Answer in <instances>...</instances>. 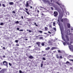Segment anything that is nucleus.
I'll return each instance as SVG.
<instances>
[{
    "mask_svg": "<svg viewBox=\"0 0 73 73\" xmlns=\"http://www.w3.org/2000/svg\"><path fill=\"white\" fill-rule=\"evenodd\" d=\"M61 34L62 38L63 40H64V41H65V42H66V44H67L68 45H70V43H69V36L68 35V32H67V34H66L65 35L66 38V40H65V39L64 37V36H62V35H63V34L62 33Z\"/></svg>",
    "mask_w": 73,
    "mask_h": 73,
    "instance_id": "f257e3e1",
    "label": "nucleus"
},
{
    "mask_svg": "<svg viewBox=\"0 0 73 73\" xmlns=\"http://www.w3.org/2000/svg\"><path fill=\"white\" fill-rule=\"evenodd\" d=\"M53 15L54 17H57L58 15V12L57 11H54L53 13Z\"/></svg>",
    "mask_w": 73,
    "mask_h": 73,
    "instance_id": "f03ea898",
    "label": "nucleus"
},
{
    "mask_svg": "<svg viewBox=\"0 0 73 73\" xmlns=\"http://www.w3.org/2000/svg\"><path fill=\"white\" fill-rule=\"evenodd\" d=\"M3 64L5 66H8V63L6 61H4L3 62Z\"/></svg>",
    "mask_w": 73,
    "mask_h": 73,
    "instance_id": "7ed1b4c3",
    "label": "nucleus"
},
{
    "mask_svg": "<svg viewBox=\"0 0 73 73\" xmlns=\"http://www.w3.org/2000/svg\"><path fill=\"white\" fill-rule=\"evenodd\" d=\"M36 45H37L39 47H40V44L41 43L39 42H37L36 43Z\"/></svg>",
    "mask_w": 73,
    "mask_h": 73,
    "instance_id": "20e7f679",
    "label": "nucleus"
},
{
    "mask_svg": "<svg viewBox=\"0 0 73 73\" xmlns=\"http://www.w3.org/2000/svg\"><path fill=\"white\" fill-rule=\"evenodd\" d=\"M29 5V4L28 3V1H27L26 2V4L25 7H28V6Z\"/></svg>",
    "mask_w": 73,
    "mask_h": 73,
    "instance_id": "39448f33",
    "label": "nucleus"
},
{
    "mask_svg": "<svg viewBox=\"0 0 73 73\" xmlns=\"http://www.w3.org/2000/svg\"><path fill=\"white\" fill-rule=\"evenodd\" d=\"M5 70L2 69L0 71V73H4Z\"/></svg>",
    "mask_w": 73,
    "mask_h": 73,
    "instance_id": "423d86ee",
    "label": "nucleus"
},
{
    "mask_svg": "<svg viewBox=\"0 0 73 73\" xmlns=\"http://www.w3.org/2000/svg\"><path fill=\"white\" fill-rule=\"evenodd\" d=\"M67 26L68 28H70V25L69 23H67Z\"/></svg>",
    "mask_w": 73,
    "mask_h": 73,
    "instance_id": "0eeeda50",
    "label": "nucleus"
},
{
    "mask_svg": "<svg viewBox=\"0 0 73 73\" xmlns=\"http://www.w3.org/2000/svg\"><path fill=\"white\" fill-rule=\"evenodd\" d=\"M9 4L11 5H12L14 4V3L13 2H9Z\"/></svg>",
    "mask_w": 73,
    "mask_h": 73,
    "instance_id": "6e6552de",
    "label": "nucleus"
},
{
    "mask_svg": "<svg viewBox=\"0 0 73 73\" xmlns=\"http://www.w3.org/2000/svg\"><path fill=\"white\" fill-rule=\"evenodd\" d=\"M48 43L49 44H52V41L50 40H49Z\"/></svg>",
    "mask_w": 73,
    "mask_h": 73,
    "instance_id": "1a4fd4ad",
    "label": "nucleus"
},
{
    "mask_svg": "<svg viewBox=\"0 0 73 73\" xmlns=\"http://www.w3.org/2000/svg\"><path fill=\"white\" fill-rule=\"evenodd\" d=\"M49 49H50V47H48L47 48H46V50H48Z\"/></svg>",
    "mask_w": 73,
    "mask_h": 73,
    "instance_id": "9d476101",
    "label": "nucleus"
},
{
    "mask_svg": "<svg viewBox=\"0 0 73 73\" xmlns=\"http://www.w3.org/2000/svg\"><path fill=\"white\" fill-rule=\"evenodd\" d=\"M29 58L32 59V58H33L34 57H33V56H31L29 57Z\"/></svg>",
    "mask_w": 73,
    "mask_h": 73,
    "instance_id": "9b49d317",
    "label": "nucleus"
},
{
    "mask_svg": "<svg viewBox=\"0 0 73 73\" xmlns=\"http://www.w3.org/2000/svg\"><path fill=\"white\" fill-rule=\"evenodd\" d=\"M24 11L25 12H26V13H27V14H28V15H30V14H29V12H28L27 11H25V10Z\"/></svg>",
    "mask_w": 73,
    "mask_h": 73,
    "instance_id": "f8f14e48",
    "label": "nucleus"
},
{
    "mask_svg": "<svg viewBox=\"0 0 73 73\" xmlns=\"http://www.w3.org/2000/svg\"><path fill=\"white\" fill-rule=\"evenodd\" d=\"M56 49V47H53L51 48V50H53L54 49Z\"/></svg>",
    "mask_w": 73,
    "mask_h": 73,
    "instance_id": "ddd939ff",
    "label": "nucleus"
},
{
    "mask_svg": "<svg viewBox=\"0 0 73 73\" xmlns=\"http://www.w3.org/2000/svg\"><path fill=\"white\" fill-rule=\"evenodd\" d=\"M56 57L57 58H59V56H58V54H56Z\"/></svg>",
    "mask_w": 73,
    "mask_h": 73,
    "instance_id": "4468645a",
    "label": "nucleus"
},
{
    "mask_svg": "<svg viewBox=\"0 0 73 73\" xmlns=\"http://www.w3.org/2000/svg\"><path fill=\"white\" fill-rule=\"evenodd\" d=\"M45 29L46 31H47V29H48V27H45Z\"/></svg>",
    "mask_w": 73,
    "mask_h": 73,
    "instance_id": "2eb2a0df",
    "label": "nucleus"
},
{
    "mask_svg": "<svg viewBox=\"0 0 73 73\" xmlns=\"http://www.w3.org/2000/svg\"><path fill=\"white\" fill-rule=\"evenodd\" d=\"M19 22L18 21H17L15 22V24H19Z\"/></svg>",
    "mask_w": 73,
    "mask_h": 73,
    "instance_id": "dca6fc26",
    "label": "nucleus"
},
{
    "mask_svg": "<svg viewBox=\"0 0 73 73\" xmlns=\"http://www.w3.org/2000/svg\"><path fill=\"white\" fill-rule=\"evenodd\" d=\"M44 42H42V44H41V45L42 46H44Z\"/></svg>",
    "mask_w": 73,
    "mask_h": 73,
    "instance_id": "f3484780",
    "label": "nucleus"
},
{
    "mask_svg": "<svg viewBox=\"0 0 73 73\" xmlns=\"http://www.w3.org/2000/svg\"><path fill=\"white\" fill-rule=\"evenodd\" d=\"M2 5L3 7H5V5L4 4H2Z\"/></svg>",
    "mask_w": 73,
    "mask_h": 73,
    "instance_id": "a211bd4d",
    "label": "nucleus"
},
{
    "mask_svg": "<svg viewBox=\"0 0 73 73\" xmlns=\"http://www.w3.org/2000/svg\"><path fill=\"white\" fill-rule=\"evenodd\" d=\"M64 21H67L68 19H67L66 18H65L64 19Z\"/></svg>",
    "mask_w": 73,
    "mask_h": 73,
    "instance_id": "6ab92c4d",
    "label": "nucleus"
},
{
    "mask_svg": "<svg viewBox=\"0 0 73 73\" xmlns=\"http://www.w3.org/2000/svg\"><path fill=\"white\" fill-rule=\"evenodd\" d=\"M40 39L41 40V39H43V37L42 36H40Z\"/></svg>",
    "mask_w": 73,
    "mask_h": 73,
    "instance_id": "aec40b11",
    "label": "nucleus"
},
{
    "mask_svg": "<svg viewBox=\"0 0 73 73\" xmlns=\"http://www.w3.org/2000/svg\"><path fill=\"white\" fill-rule=\"evenodd\" d=\"M42 60H46V59H45V58H44V57H43L42 58Z\"/></svg>",
    "mask_w": 73,
    "mask_h": 73,
    "instance_id": "412c9836",
    "label": "nucleus"
},
{
    "mask_svg": "<svg viewBox=\"0 0 73 73\" xmlns=\"http://www.w3.org/2000/svg\"><path fill=\"white\" fill-rule=\"evenodd\" d=\"M42 66H43V63H41V67L42 68Z\"/></svg>",
    "mask_w": 73,
    "mask_h": 73,
    "instance_id": "4be33fe9",
    "label": "nucleus"
},
{
    "mask_svg": "<svg viewBox=\"0 0 73 73\" xmlns=\"http://www.w3.org/2000/svg\"><path fill=\"white\" fill-rule=\"evenodd\" d=\"M53 29L55 31H56V29L55 28H54Z\"/></svg>",
    "mask_w": 73,
    "mask_h": 73,
    "instance_id": "5701e85b",
    "label": "nucleus"
},
{
    "mask_svg": "<svg viewBox=\"0 0 73 73\" xmlns=\"http://www.w3.org/2000/svg\"><path fill=\"white\" fill-rule=\"evenodd\" d=\"M63 44L64 45H66V42H63Z\"/></svg>",
    "mask_w": 73,
    "mask_h": 73,
    "instance_id": "b1692460",
    "label": "nucleus"
},
{
    "mask_svg": "<svg viewBox=\"0 0 73 73\" xmlns=\"http://www.w3.org/2000/svg\"><path fill=\"white\" fill-rule=\"evenodd\" d=\"M12 13H16V12H15V11H12Z\"/></svg>",
    "mask_w": 73,
    "mask_h": 73,
    "instance_id": "393cba45",
    "label": "nucleus"
},
{
    "mask_svg": "<svg viewBox=\"0 0 73 73\" xmlns=\"http://www.w3.org/2000/svg\"><path fill=\"white\" fill-rule=\"evenodd\" d=\"M69 62L68 61H67L66 62V64H69Z\"/></svg>",
    "mask_w": 73,
    "mask_h": 73,
    "instance_id": "a878e982",
    "label": "nucleus"
},
{
    "mask_svg": "<svg viewBox=\"0 0 73 73\" xmlns=\"http://www.w3.org/2000/svg\"><path fill=\"white\" fill-rule=\"evenodd\" d=\"M3 23H0L1 25H3Z\"/></svg>",
    "mask_w": 73,
    "mask_h": 73,
    "instance_id": "bb28decb",
    "label": "nucleus"
},
{
    "mask_svg": "<svg viewBox=\"0 0 73 73\" xmlns=\"http://www.w3.org/2000/svg\"><path fill=\"white\" fill-rule=\"evenodd\" d=\"M60 58H61V59H62V56H60Z\"/></svg>",
    "mask_w": 73,
    "mask_h": 73,
    "instance_id": "cd10ccee",
    "label": "nucleus"
},
{
    "mask_svg": "<svg viewBox=\"0 0 73 73\" xmlns=\"http://www.w3.org/2000/svg\"><path fill=\"white\" fill-rule=\"evenodd\" d=\"M39 32H40V33H42V31H39Z\"/></svg>",
    "mask_w": 73,
    "mask_h": 73,
    "instance_id": "c85d7f7f",
    "label": "nucleus"
},
{
    "mask_svg": "<svg viewBox=\"0 0 73 73\" xmlns=\"http://www.w3.org/2000/svg\"><path fill=\"white\" fill-rule=\"evenodd\" d=\"M29 31L30 33L32 32V31H31V30H29Z\"/></svg>",
    "mask_w": 73,
    "mask_h": 73,
    "instance_id": "c756f323",
    "label": "nucleus"
},
{
    "mask_svg": "<svg viewBox=\"0 0 73 73\" xmlns=\"http://www.w3.org/2000/svg\"><path fill=\"white\" fill-rule=\"evenodd\" d=\"M72 57V56L71 55H69V56H68V57H69V58H71Z\"/></svg>",
    "mask_w": 73,
    "mask_h": 73,
    "instance_id": "7c9ffc66",
    "label": "nucleus"
},
{
    "mask_svg": "<svg viewBox=\"0 0 73 73\" xmlns=\"http://www.w3.org/2000/svg\"><path fill=\"white\" fill-rule=\"evenodd\" d=\"M51 9H52V10H53L54 9H53V7H51Z\"/></svg>",
    "mask_w": 73,
    "mask_h": 73,
    "instance_id": "2f4dec72",
    "label": "nucleus"
},
{
    "mask_svg": "<svg viewBox=\"0 0 73 73\" xmlns=\"http://www.w3.org/2000/svg\"><path fill=\"white\" fill-rule=\"evenodd\" d=\"M56 4H57L59 5H60V4L58 3V2H56Z\"/></svg>",
    "mask_w": 73,
    "mask_h": 73,
    "instance_id": "473e14b6",
    "label": "nucleus"
},
{
    "mask_svg": "<svg viewBox=\"0 0 73 73\" xmlns=\"http://www.w3.org/2000/svg\"><path fill=\"white\" fill-rule=\"evenodd\" d=\"M15 42H18V40H15Z\"/></svg>",
    "mask_w": 73,
    "mask_h": 73,
    "instance_id": "72a5a7b5",
    "label": "nucleus"
},
{
    "mask_svg": "<svg viewBox=\"0 0 73 73\" xmlns=\"http://www.w3.org/2000/svg\"><path fill=\"white\" fill-rule=\"evenodd\" d=\"M53 26H55V23L53 22Z\"/></svg>",
    "mask_w": 73,
    "mask_h": 73,
    "instance_id": "f704fd0d",
    "label": "nucleus"
},
{
    "mask_svg": "<svg viewBox=\"0 0 73 73\" xmlns=\"http://www.w3.org/2000/svg\"><path fill=\"white\" fill-rule=\"evenodd\" d=\"M9 64L10 66H11V65H12V64H11L10 63H9Z\"/></svg>",
    "mask_w": 73,
    "mask_h": 73,
    "instance_id": "c9c22d12",
    "label": "nucleus"
},
{
    "mask_svg": "<svg viewBox=\"0 0 73 73\" xmlns=\"http://www.w3.org/2000/svg\"><path fill=\"white\" fill-rule=\"evenodd\" d=\"M19 31H21V32H23V29L20 30H19Z\"/></svg>",
    "mask_w": 73,
    "mask_h": 73,
    "instance_id": "e433bc0d",
    "label": "nucleus"
},
{
    "mask_svg": "<svg viewBox=\"0 0 73 73\" xmlns=\"http://www.w3.org/2000/svg\"><path fill=\"white\" fill-rule=\"evenodd\" d=\"M19 73H22V71L21 70H19Z\"/></svg>",
    "mask_w": 73,
    "mask_h": 73,
    "instance_id": "4c0bfd02",
    "label": "nucleus"
},
{
    "mask_svg": "<svg viewBox=\"0 0 73 73\" xmlns=\"http://www.w3.org/2000/svg\"><path fill=\"white\" fill-rule=\"evenodd\" d=\"M21 17L22 19H24V18L23 17V16H22Z\"/></svg>",
    "mask_w": 73,
    "mask_h": 73,
    "instance_id": "58836bf2",
    "label": "nucleus"
},
{
    "mask_svg": "<svg viewBox=\"0 0 73 73\" xmlns=\"http://www.w3.org/2000/svg\"><path fill=\"white\" fill-rule=\"evenodd\" d=\"M70 61H73V59H70Z\"/></svg>",
    "mask_w": 73,
    "mask_h": 73,
    "instance_id": "ea45409f",
    "label": "nucleus"
},
{
    "mask_svg": "<svg viewBox=\"0 0 73 73\" xmlns=\"http://www.w3.org/2000/svg\"><path fill=\"white\" fill-rule=\"evenodd\" d=\"M71 31H73V28H71Z\"/></svg>",
    "mask_w": 73,
    "mask_h": 73,
    "instance_id": "a19ab883",
    "label": "nucleus"
},
{
    "mask_svg": "<svg viewBox=\"0 0 73 73\" xmlns=\"http://www.w3.org/2000/svg\"><path fill=\"white\" fill-rule=\"evenodd\" d=\"M25 10H26V11H28V9H27L25 8Z\"/></svg>",
    "mask_w": 73,
    "mask_h": 73,
    "instance_id": "79ce46f5",
    "label": "nucleus"
},
{
    "mask_svg": "<svg viewBox=\"0 0 73 73\" xmlns=\"http://www.w3.org/2000/svg\"><path fill=\"white\" fill-rule=\"evenodd\" d=\"M49 27H50V28H52V25H50L49 26Z\"/></svg>",
    "mask_w": 73,
    "mask_h": 73,
    "instance_id": "37998d69",
    "label": "nucleus"
},
{
    "mask_svg": "<svg viewBox=\"0 0 73 73\" xmlns=\"http://www.w3.org/2000/svg\"><path fill=\"white\" fill-rule=\"evenodd\" d=\"M48 33H50V34H51V33L50 32V31H48Z\"/></svg>",
    "mask_w": 73,
    "mask_h": 73,
    "instance_id": "c03bdc74",
    "label": "nucleus"
},
{
    "mask_svg": "<svg viewBox=\"0 0 73 73\" xmlns=\"http://www.w3.org/2000/svg\"><path fill=\"white\" fill-rule=\"evenodd\" d=\"M61 21H62V22H63V19H62Z\"/></svg>",
    "mask_w": 73,
    "mask_h": 73,
    "instance_id": "a18cd8bd",
    "label": "nucleus"
},
{
    "mask_svg": "<svg viewBox=\"0 0 73 73\" xmlns=\"http://www.w3.org/2000/svg\"><path fill=\"white\" fill-rule=\"evenodd\" d=\"M42 16H44V14H43V13H42Z\"/></svg>",
    "mask_w": 73,
    "mask_h": 73,
    "instance_id": "49530a36",
    "label": "nucleus"
},
{
    "mask_svg": "<svg viewBox=\"0 0 73 73\" xmlns=\"http://www.w3.org/2000/svg\"><path fill=\"white\" fill-rule=\"evenodd\" d=\"M3 49H5V47H3Z\"/></svg>",
    "mask_w": 73,
    "mask_h": 73,
    "instance_id": "de8ad7c7",
    "label": "nucleus"
},
{
    "mask_svg": "<svg viewBox=\"0 0 73 73\" xmlns=\"http://www.w3.org/2000/svg\"><path fill=\"white\" fill-rule=\"evenodd\" d=\"M61 51H60V50H58V52H59V53H60V52Z\"/></svg>",
    "mask_w": 73,
    "mask_h": 73,
    "instance_id": "09e8293b",
    "label": "nucleus"
},
{
    "mask_svg": "<svg viewBox=\"0 0 73 73\" xmlns=\"http://www.w3.org/2000/svg\"><path fill=\"white\" fill-rule=\"evenodd\" d=\"M44 34H45V35H46V34H47V33H44Z\"/></svg>",
    "mask_w": 73,
    "mask_h": 73,
    "instance_id": "8fccbe9b",
    "label": "nucleus"
},
{
    "mask_svg": "<svg viewBox=\"0 0 73 73\" xmlns=\"http://www.w3.org/2000/svg\"><path fill=\"white\" fill-rule=\"evenodd\" d=\"M17 30H19V28H17Z\"/></svg>",
    "mask_w": 73,
    "mask_h": 73,
    "instance_id": "3c124183",
    "label": "nucleus"
},
{
    "mask_svg": "<svg viewBox=\"0 0 73 73\" xmlns=\"http://www.w3.org/2000/svg\"><path fill=\"white\" fill-rule=\"evenodd\" d=\"M16 45L17 46H19V44H16Z\"/></svg>",
    "mask_w": 73,
    "mask_h": 73,
    "instance_id": "603ef678",
    "label": "nucleus"
},
{
    "mask_svg": "<svg viewBox=\"0 0 73 73\" xmlns=\"http://www.w3.org/2000/svg\"><path fill=\"white\" fill-rule=\"evenodd\" d=\"M43 56H46V55H45V54H43Z\"/></svg>",
    "mask_w": 73,
    "mask_h": 73,
    "instance_id": "864d4df0",
    "label": "nucleus"
},
{
    "mask_svg": "<svg viewBox=\"0 0 73 73\" xmlns=\"http://www.w3.org/2000/svg\"><path fill=\"white\" fill-rule=\"evenodd\" d=\"M0 7H1V4H0Z\"/></svg>",
    "mask_w": 73,
    "mask_h": 73,
    "instance_id": "5fc2aeb1",
    "label": "nucleus"
},
{
    "mask_svg": "<svg viewBox=\"0 0 73 73\" xmlns=\"http://www.w3.org/2000/svg\"><path fill=\"white\" fill-rule=\"evenodd\" d=\"M37 12L38 13H39V11H38V10H37Z\"/></svg>",
    "mask_w": 73,
    "mask_h": 73,
    "instance_id": "6e6d98bb",
    "label": "nucleus"
},
{
    "mask_svg": "<svg viewBox=\"0 0 73 73\" xmlns=\"http://www.w3.org/2000/svg\"><path fill=\"white\" fill-rule=\"evenodd\" d=\"M9 22H11V20H9Z\"/></svg>",
    "mask_w": 73,
    "mask_h": 73,
    "instance_id": "4d7b16f0",
    "label": "nucleus"
},
{
    "mask_svg": "<svg viewBox=\"0 0 73 73\" xmlns=\"http://www.w3.org/2000/svg\"><path fill=\"white\" fill-rule=\"evenodd\" d=\"M36 23H34V25H36Z\"/></svg>",
    "mask_w": 73,
    "mask_h": 73,
    "instance_id": "13d9d810",
    "label": "nucleus"
},
{
    "mask_svg": "<svg viewBox=\"0 0 73 73\" xmlns=\"http://www.w3.org/2000/svg\"><path fill=\"white\" fill-rule=\"evenodd\" d=\"M30 8H32V7L31 6Z\"/></svg>",
    "mask_w": 73,
    "mask_h": 73,
    "instance_id": "bf43d9fd",
    "label": "nucleus"
},
{
    "mask_svg": "<svg viewBox=\"0 0 73 73\" xmlns=\"http://www.w3.org/2000/svg\"><path fill=\"white\" fill-rule=\"evenodd\" d=\"M25 40H28V39H25Z\"/></svg>",
    "mask_w": 73,
    "mask_h": 73,
    "instance_id": "052dcab7",
    "label": "nucleus"
},
{
    "mask_svg": "<svg viewBox=\"0 0 73 73\" xmlns=\"http://www.w3.org/2000/svg\"><path fill=\"white\" fill-rule=\"evenodd\" d=\"M36 16H38V15H36Z\"/></svg>",
    "mask_w": 73,
    "mask_h": 73,
    "instance_id": "680f3d73",
    "label": "nucleus"
},
{
    "mask_svg": "<svg viewBox=\"0 0 73 73\" xmlns=\"http://www.w3.org/2000/svg\"><path fill=\"white\" fill-rule=\"evenodd\" d=\"M8 19V18H7V17H6V19H7H7Z\"/></svg>",
    "mask_w": 73,
    "mask_h": 73,
    "instance_id": "e2e57ef3",
    "label": "nucleus"
},
{
    "mask_svg": "<svg viewBox=\"0 0 73 73\" xmlns=\"http://www.w3.org/2000/svg\"><path fill=\"white\" fill-rule=\"evenodd\" d=\"M50 2H52V0H51V1H50Z\"/></svg>",
    "mask_w": 73,
    "mask_h": 73,
    "instance_id": "0e129e2a",
    "label": "nucleus"
},
{
    "mask_svg": "<svg viewBox=\"0 0 73 73\" xmlns=\"http://www.w3.org/2000/svg\"><path fill=\"white\" fill-rule=\"evenodd\" d=\"M36 27L37 26H38L37 25H36Z\"/></svg>",
    "mask_w": 73,
    "mask_h": 73,
    "instance_id": "69168bd1",
    "label": "nucleus"
},
{
    "mask_svg": "<svg viewBox=\"0 0 73 73\" xmlns=\"http://www.w3.org/2000/svg\"><path fill=\"white\" fill-rule=\"evenodd\" d=\"M27 31H29V30L27 29Z\"/></svg>",
    "mask_w": 73,
    "mask_h": 73,
    "instance_id": "338daca9",
    "label": "nucleus"
},
{
    "mask_svg": "<svg viewBox=\"0 0 73 73\" xmlns=\"http://www.w3.org/2000/svg\"><path fill=\"white\" fill-rule=\"evenodd\" d=\"M38 36H40V35H38V36H37L36 37H38Z\"/></svg>",
    "mask_w": 73,
    "mask_h": 73,
    "instance_id": "774afa93",
    "label": "nucleus"
}]
</instances>
